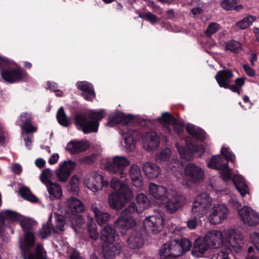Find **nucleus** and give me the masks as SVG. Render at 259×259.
Listing matches in <instances>:
<instances>
[{
    "mask_svg": "<svg viewBox=\"0 0 259 259\" xmlns=\"http://www.w3.org/2000/svg\"><path fill=\"white\" fill-rule=\"evenodd\" d=\"M187 132L194 138L201 141L205 138V133L204 131L191 124H188L186 126Z\"/></svg>",
    "mask_w": 259,
    "mask_h": 259,
    "instance_id": "39",
    "label": "nucleus"
},
{
    "mask_svg": "<svg viewBox=\"0 0 259 259\" xmlns=\"http://www.w3.org/2000/svg\"><path fill=\"white\" fill-rule=\"evenodd\" d=\"M35 238L34 234L31 232H27L25 235L24 241L29 247H32L34 244Z\"/></svg>",
    "mask_w": 259,
    "mask_h": 259,
    "instance_id": "53",
    "label": "nucleus"
},
{
    "mask_svg": "<svg viewBox=\"0 0 259 259\" xmlns=\"http://www.w3.org/2000/svg\"><path fill=\"white\" fill-rule=\"evenodd\" d=\"M72 215V218L70 220L72 228L75 232H77L84 224L85 220L83 215L78 214Z\"/></svg>",
    "mask_w": 259,
    "mask_h": 259,
    "instance_id": "42",
    "label": "nucleus"
},
{
    "mask_svg": "<svg viewBox=\"0 0 259 259\" xmlns=\"http://www.w3.org/2000/svg\"><path fill=\"white\" fill-rule=\"evenodd\" d=\"M70 259H80L78 253L72 248L68 249L67 250Z\"/></svg>",
    "mask_w": 259,
    "mask_h": 259,
    "instance_id": "60",
    "label": "nucleus"
},
{
    "mask_svg": "<svg viewBox=\"0 0 259 259\" xmlns=\"http://www.w3.org/2000/svg\"><path fill=\"white\" fill-rule=\"evenodd\" d=\"M210 247L203 237H199L194 242L192 254L196 258L201 257Z\"/></svg>",
    "mask_w": 259,
    "mask_h": 259,
    "instance_id": "27",
    "label": "nucleus"
},
{
    "mask_svg": "<svg viewBox=\"0 0 259 259\" xmlns=\"http://www.w3.org/2000/svg\"><path fill=\"white\" fill-rule=\"evenodd\" d=\"M192 246L191 241L184 238L180 241L174 239L168 241L161 246L160 256L163 257H178L188 251Z\"/></svg>",
    "mask_w": 259,
    "mask_h": 259,
    "instance_id": "7",
    "label": "nucleus"
},
{
    "mask_svg": "<svg viewBox=\"0 0 259 259\" xmlns=\"http://www.w3.org/2000/svg\"><path fill=\"white\" fill-rule=\"evenodd\" d=\"M101 163L104 169L123 178L127 176L126 168L130 165V161L124 156L116 155L103 159Z\"/></svg>",
    "mask_w": 259,
    "mask_h": 259,
    "instance_id": "8",
    "label": "nucleus"
},
{
    "mask_svg": "<svg viewBox=\"0 0 259 259\" xmlns=\"http://www.w3.org/2000/svg\"><path fill=\"white\" fill-rule=\"evenodd\" d=\"M46 187L49 193V198L50 200H58L62 196V189L59 184L54 182Z\"/></svg>",
    "mask_w": 259,
    "mask_h": 259,
    "instance_id": "33",
    "label": "nucleus"
},
{
    "mask_svg": "<svg viewBox=\"0 0 259 259\" xmlns=\"http://www.w3.org/2000/svg\"><path fill=\"white\" fill-rule=\"evenodd\" d=\"M236 5V0H224L221 3L222 7L227 10H233Z\"/></svg>",
    "mask_w": 259,
    "mask_h": 259,
    "instance_id": "55",
    "label": "nucleus"
},
{
    "mask_svg": "<svg viewBox=\"0 0 259 259\" xmlns=\"http://www.w3.org/2000/svg\"><path fill=\"white\" fill-rule=\"evenodd\" d=\"M1 215L5 218H10L13 225L14 222H19L21 227L24 230L29 229L32 225V222L30 219L26 218L10 210H6Z\"/></svg>",
    "mask_w": 259,
    "mask_h": 259,
    "instance_id": "21",
    "label": "nucleus"
},
{
    "mask_svg": "<svg viewBox=\"0 0 259 259\" xmlns=\"http://www.w3.org/2000/svg\"><path fill=\"white\" fill-rule=\"evenodd\" d=\"M219 28V25L215 23H211L208 25L205 30V34L210 36L212 34L215 33Z\"/></svg>",
    "mask_w": 259,
    "mask_h": 259,
    "instance_id": "54",
    "label": "nucleus"
},
{
    "mask_svg": "<svg viewBox=\"0 0 259 259\" xmlns=\"http://www.w3.org/2000/svg\"><path fill=\"white\" fill-rule=\"evenodd\" d=\"M250 238L256 249L259 251V233L253 232L250 234Z\"/></svg>",
    "mask_w": 259,
    "mask_h": 259,
    "instance_id": "56",
    "label": "nucleus"
},
{
    "mask_svg": "<svg viewBox=\"0 0 259 259\" xmlns=\"http://www.w3.org/2000/svg\"><path fill=\"white\" fill-rule=\"evenodd\" d=\"M182 167V163L177 160L172 159L166 164L165 168L167 171L172 173L181 183L184 184V181H182L184 176L181 171Z\"/></svg>",
    "mask_w": 259,
    "mask_h": 259,
    "instance_id": "30",
    "label": "nucleus"
},
{
    "mask_svg": "<svg viewBox=\"0 0 259 259\" xmlns=\"http://www.w3.org/2000/svg\"><path fill=\"white\" fill-rule=\"evenodd\" d=\"M139 17L147 20L153 24H155L159 21L158 18L150 12H147L144 14H140Z\"/></svg>",
    "mask_w": 259,
    "mask_h": 259,
    "instance_id": "52",
    "label": "nucleus"
},
{
    "mask_svg": "<svg viewBox=\"0 0 259 259\" xmlns=\"http://www.w3.org/2000/svg\"><path fill=\"white\" fill-rule=\"evenodd\" d=\"M222 155L213 156L207 163L209 168L220 170V175L225 182L231 180L232 170L228 167V161L234 162L235 159V155L230 151L228 147L223 146L221 149Z\"/></svg>",
    "mask_w": 259,
    "mask_h": 259,
    "instance_id": "4",
    "label": "nucleus"
},
{
    "mask_svg": "<svg viewBox=\"0 0 259 259\" xmlns=\"http://www.w3.org/2000/svg\"><path fill=\"white\" fill-rule=\"evenodd\" d=\"M229 213V210L225 205H214L209 210L208 220L211 224H219L227 218Z\"/></svg>",
    "mask_w": 259,
    "mask_h": 259,
    "instance_id": "16",
    "label": "nucleus"
},
{
    "mask_svg": "<svg viewBox=\"0 0 259 259\" xmlns=\"http://www.w3.org/2000/svg\"><path fill=\"white\" fill-rule=\"evenodd\" d=\"M136 208L134 203H131L128 207L121 212V215L114 222V226L122 234L137 225L136 220L131 216L135 212Z\"/></svg>",
    "mask_w": 259,
    "mask_h": 259,
    "instance_id": "9",
    "label": "nucleus"
},
{
    "mask_svg": "<svg viewBox=\"0 0 259 259\" xmlns=\"http://www.w3.org/2000/svg\"><path fill=\"white\" fill-rule=\"evenodd\" d=\"M229 203L234 208L237 209V210L240 209L239 208L241 205V203L235 198H232L229 200Z\"/></svg>",
    "mask_w": 259,
    "mask_h": 259,
    "instance_id": "63",
    "label": "nucleus"
},
{
    "mask_svg": "<svg viewBox=\"0 0 259 259\" xmlns=\"http://www.w3.org/2000/svg\"><path fill=\"white\" fill-rule=\"evenodd\" d=\"M233 181L236 189L242 197L249 193L248 188L242 176L238 174L234 175L233 176Z\"/></svg>",
    "mask_w": 259,
    "mask_h": 259,
    "instance_id": "34",
    "label": "nucleus"
},
{
    "mask_svg": "<svg viewBox=\"0 0 259 259\" xmlns=\"http://www.w3.org/2000/svg\"><path fill=\"white\" fill-rule=\"evenodd\" d=\"M5 211H2L0 212V233L3 232L4 230V228L5 226H7L10 229H11V233L12 234L14 233V231L13 229V223H12L10 218H5L3 215L1 214L5 212Z\"/></svg>",
    "mask_w": 259,
    "mask_h": 259,
    "instance_id": "47",
    "label": "nucleus"
},
{
    "mask_svg": "<svg viewBox=\"0 0 259 259\" xmlns=\"http://www.w3.org/2000/svg\"><path fill=\"white\" fill-rule=\"evenodd\" d=\"M57 118L58 122L64 126H67L70 124V120L65 113L63 107H60L57 112Z\"/></svg>",
    "mask_w": 259,
    "mask_h": 259,
    "instance_id": "46",
    "label": "nucleus"
},
{
    "mask_svg": "<svg viewBox=\"0 0 259 259\" xmlns=\"http://www.w3.org/2000/svg\"><path fill=\"white\" fill-rule=\"evenodd\" d=\"M80 176L78 175H73L68 184V189L71 192H77L79 190Z\"/></svg>",
    "mask_w": 259,
    "mask_h": 259,
    "instance_id": "43",
    "label": "nucleus"
},
{
    "mask_svg": "<svg viewBox=\"0 0 259 259\" xmlns=\"http://www.w3.org/2000/svg\"><path fill=\"white\" fill-rule=\"evenodd\" d=\"M184 172L186 179L192 183L201 182L204 178V170L194 163H188L184 168Z\"/></svg>",
    "mask_w": 259,
    "mask_h": 259,
    "instance_id": "15",
    "label": "nucleus"
},
{
    "mask_svg": "<svg viewBox=\"0 0 259 259\" xmlns=\"http://www.w3.org/2000/svg\"><path fill=\"white\" fill-rule=\"evenodd\" d=\"M65 223L64 218L63 215L56 214L55 223L53 227V230L58 233L59 231H63L65 230Z\"/></svg>",
    "mask_w": 259,
    "mask_h": 259,
    "instance_id": "44",
    "label": "nucleus"
},
{
    "mask_svg": "<svg viewBox=\"0 0 259 259\" xmlns=\"http://www.w3.org/2000/svg\"><path fill=\"white\" fill-rule=\"evenodd\" d=\"M256 20V17L253 16L248 15L241 20L235 24L236 30H243L247 28Z\"/></svg>",
    "mask_w": 259,
    "mask_h": 259,
    "instance_id": "40",
    "label": "nucleus"
},
{
    "mask_svg": "<svg viewBox=\"0 0 259 259\" xmlns=\"http://www.w3.org/2000/svg\"><path fill=\"white\" fill-rule=\"evenodd\" d=\"M226 50L234 53H239L242 50L241 45L238 41L231 40L226 44Z\"/></svg>",
    "mask_w": 259,
    "mask_h": 259,
    "instance_id": "50",
    "label": "nucleus"
},
{
    "mask_svg": "<svg viewBox=\"0 0 259 259\" xmlns=\"http://www.w3.org/2000/svg\"><path fill=\"white\" fill-rule=\"evenodd\" d=\"M77 88L82 91V95L86 100L92 101L95 97V93L93 85L89 82L83 81L76 83Z\"/></svg>",
    "mask_w": 259,
    "mask_h": 259,
    "instance_id": "29",
    "label": "nucleus"
},
{
    "mask_svg": "<svg viewBox=\"0 0 259 259\" xmlns=\"http://www.w3.org/2000/svg\"><path fill=\"white\" fill-rule=\"evenodd\" d=\"M143 223L145 228L151 231L153 234L159 233L163 228V219L160 214L147 217Z\"/></svg>",
    "mask_w": 259,
    "mask_h": 259,
    "instance_id": "20",
    "label": "nucleus"
},
{
    "mask_svg": "<svg viewBox=\"0 0 259 259\" xmlns=\"http://www.w3.org/2000/svg\"><path fill=\"white\" fill-rule=\"evenodd\" d=\"M212 199L205 193L200 194L194 199L192 207V213L200 218L205 215L211 205Z\"/></svg>",
    "mask_w": 259,
    "mask_h": 259,
    "instance_id": "11",
    "label": "nucleus"
},
{
    "mask_svg": "<svg viewBox=\"0 0 259 259\" xmlns=\"http://www.w3.org/2000/svg\"><path fill=\"white\" fill-rule=\"evenodd\" d=\"M175 145L181 157L186 160L191 159L193 153H196L197 156L200 157L205 151V148L202 145L194 146L192 143L187 142L186 146L188 150L180 145L179 143H176Z\"/></svg>",
    "mask_w": 259,
    "mask_h": 259,
    "instance_id": "18",
    "label": "nucleus"
},
{
    "mask_svg": "<svg viewBox=\"0 0 259 259\" xmlns=\"http://www.w3.org/2000/svg\"><path fill=\"white\" fill-rule=\"evenodd\" d=\"M167 188L154 183L149 184L148 192L150 196L153 199L154 202L159 206H162L169 195L170 190Z\"/></svg>",
    "mask_w": 259,
    "mask_h": 259,
    "instance_id": "14",
    "label": "nucleus"
},
{
    "mask_svg": "<svg viewBox=\"0 0 259 259\" xmlns=\"http://www.w3.org/2000/svg\"><path fill=\"white\" fill-rule=\"evenodd\" d=\"M52 217V214H50L48 222L46 224H44L41 229L39 231V236L42 239H45L51 234V229L50 228V221Z\"/></svg>",
    "mask_w": 259,
    "mask_h": 259,
    "instance_id": "49",
    "label": "nucleus"
},
{
    "mask_svg": "<svg viewBox=\"0 0 259 259\" xmlns=\"http://www.w3.org/2000/svg\"><path fill=\"white\" fill-rule=\"evenodd\" d=\"M253 215H250V217L248 218L249 221L250 220L254 223L253 224H247L250 226H255L259 224V213L255 210L253 211Z\"/></svg>",
    "mask_w": 259,
    "mask_h": 259,
    "instance_id": "58",
    "label": "nucleus"
},
{
    "mask_svg": "<svg viewBox=\"0 0 259 259\" xmlns=\"http://www.w3.org/2000/svg\"><path fill=\"white\" fill-rule=\"evenodd\" d=\"M136 201V210L138 212L144 211L150 205V201L148 197L143 193H140L137 196Z\"/></svg>",
    "mask_w": 259,
    "mask_h": 259,
    "instance_id": "38",
    "label": "nucleus"
},
{
    "mask_svg": "<svg viewBox=\"0 0 259 259\" xmlns=\"http://www.w3.org/2000/svg\"><path fill=\"white\" fill-rule=\"evenodd\" d=\"M6 67L1 71L2 78L7 82H15L25 80L27 74L20 69L16 63L6 57L0 56V68Z\"/></svg>",
    "mask_w": 259,
    "mask_h": 259,
    "instance_id": "5",
    "label": "nucleus"
},
{
    "mask_svg": "<svg viewBox=\"0 0 259 259\" xmlns=\"http://www.w3.org/2000/svg\"><path fill=\"white\" fill-rule=\"evenodd\" d=\"M243 67L246 73L249 76L252 77L255 75L254 70L251 68L248 65L244 64Z\"/></svg>",
    "mask_w": 259,
    "mask_h": 259,
    "instance_id": "62",
    "label": "nucleus"
},
{
    "mask_svg": "<svg viewBox=\"0 0 259 259\" xmlns=\"http://www.w3.org/2000/svg\"><path fill=\"white\" fill-rule=\"evenodd\" d=\"M154 120L161 124L167 133H171L170 126H172L176 134L180 133L184 129V124L177 122L174 117L168 112L163 113L161 117Z\"/></svg>",
    "mask_w": 259,
    "mask_h": 259,
    "instance_id": "12",
    "label": "nucleus"
},
{
    "mask_svg": "<svg viewBox=\"0 0 259 259\" xmlns=\"http://www.w3.org/2000/svg\"><path fill=\"white\" fill-rule=\"evenodd\" d=\"M234 75L232 71L229 70H223L219 71L215 75V78L219 86L221 88H227L230 83V80Z\"/></svg>",
    "mask_w": 259,
    "mask_h": 259,
    "instance_id": "31",
    "label": "nucleus"
},
{
    "mask_svg": "<svg viewBox=\"0 0 259 259\" xmlns=\"http://www.w3.org/2000/svg\"><path fill=\"white\" fill-rule=\"evenodd\" d=\"M19 121L21 122L20 125L22 130L21 135L22 136L36 131V128L31 124V116L30 113L26 112L22 113L20 116Z\"/></svg>",
    "mask_w": 259,
    "mask_h": 259,
    "instance_id": "26",
    "label": "nucleus"
},
{
    "mask_svg": "<svg viewBox=\"0 0 259 259\" xmlns=\"http://www.w3.org/2000/svg\"><path fill=\"white\" fill-rule=\"evenodd\" d=\"M129 174L133 185L137 188H141L143 183L140 167L136 164H132L130 168Z\"/></svg>",
    "mask_w": 259,
    "mask_h": 259,
    "instance_id": "32",
    "label": "nucleus"
},
{
    "mask_svg": "<svg viewBox=\"0 0 259 259\" xmlns=\"http://www.w3.org/2000/svg\"><path fill=\"white\" fill-rule=\"evenodd\" d=\"M105 113L103 110L99 111L92 110L89 114L88 117L91 120L82 115H77L75 117V121L78 129L83 132L84 133L96 132L99 127V121L104 116Z\"/></svg>",
    "mask_w": 259,
    "mask_h": 259,
    "instance_id": "6",
    "label": "nucleus"
},
{
    "mask_svg": "<svg viewBox=\"0 0 259 259\" xmlns=\"http://www.w3.org/2000/svg\"><path fill=\"white\" fill-rule=\"evenodd\" d=\"M59 158V155L58 153H54L52 154L49 159V163L51 164L56 163Z\"/></svg>",
    "mask_w": 259,
    "mask_h": 259,
    "instance_id": "64",
    "label": "nucleus"
},
{
    "mask_svg": "<svg viewBox=\"0 0 259 259\" xmlns=\"http://www.w3.org/2000/svg\"><path fill=\"white\" fill-rule=\"evenodd\" d=\"M76 166L77 163L71 160L60 162L55 171L57 180L62 183H66Z\"/></svg>",
    "mask_w": 259,
    "mask_h": 259,
    "instance_id": "13",
    "label": "nucleus"
},
{
    "mask_svg": "<svg viewBox=\"0 0 259 259\" xmlns=\"http://www.w3.org/2000/svg\"><path fill=\"white\" fill-rule=\"evenodd\" d=\"M127 242L130 248L135 249L143 246L144 240L140 233L134 231L128 237Z\"/></svg>",
    "mask_w": 259,
    "mask_h": 259,
    "instance_id": "35",
    "label": "nucleus"
},
{
    "mask_svg": "<svg viewBox=\"0 0 259 259\" xmlns=\"http://www.w3.org/2000/svg\"><path fill=\"white\" fill-rule=\"evenodd\" d=\"M186 230L187 228L185 227L177 226L173 231V234L175 236H181L184 233Z\"/></svg>",
    "mask_w": 259,
    "mask_h": 259,
    "instance_id": "59",
    "label": "nucleus"
},
{
    "mask_svg": "<svg viewBox=\"0 0 259 259\" xmlns=\"http://www.w3.org/2000/svg\"><path fill=\"white\" fill-rule=\"evenodd\" d=\"M196 218H198L195 215V218H192L188 220L187 222V227L191 230H193L196 228L198 224V221H197Z\"/></svg>",
    "mask_w": 259,
    "mask_h": 259,
    "instance_id": "57",
    "label": "nucleus"
},
{
    "mask_svg": "<svg viewBox=\"0 0 259 259\" xmlns=\"http://www.w3.org/2000/svg\"><path fill=\"white\" fill-rule=\"evenodd\" d=\"M116 233L111 226L107 225L101 231V238L104 242L115 241Z\"/></svg>",
    "mask_w": 259,
    "mask_h": 259,
    "instance_id": "36",
    "label": "nucleus"
},
{
    "mask_svg": "<svg viewBox=\"0 0 259 259\" xmlns=\"http://www.w3.org/2000/svg\"><path fill=\"white\" fill-rule=\"evenodd\" d=\"M254 210L251 207L244 206L242 208L238 210V213L241 221L244 224H253V222L250 220L249 221L248 218L250 215H253Z\"/></svg>",
    "mask_w": 259,
    "mask_h": 259,
    "instance_id": "37",
    "label": "nucleus"
},
{
    "mask_svg": "<svg viewBox=\"0 0 259 259\" xmlns=\"http://www.w3.org/2000/svg\"><path fill=\"white\" fill-rule=\"evenodd\" d=\"M209 246L219 247L227 243L226 246L232 251L237 252L243 245L242 236L239 231L229 229L212 230L207 232L203 237Z\"/></svg>",
    "mask_w": 259,
    "mask_h": 259,
    "instance_id": "1",
    "label": "nucleus"
},
{
    "mask_svg": "<svg viewBox=\"0 0 259 259\" xmlns=\"http://www.w3.org/2000/svg\"><path fill=\"white\" fill-rule=\"evenodd\" d=\"M91 210L95 214V217L98 224L100 226L108 222L111 219L109 213L101 210V205L97 203H93L91 205Z\"/></svg>",
    "mask_w": 259,
    "mask_h": 259,
    "instance_id": "25",
    "label": "nucleus"
},
{
    "mask_svg": "<svg viewBox=\"0 0 259 259\" xmlns=\"http://www.w3.org/2000/svg\"><path fill=\"white\" fill-rule=\"evenodd\" d=\"M53 177V171L49 168L45 169L43 170L40 175V180L41 182L46 186H48L51 183H54L52 181Z\"/></svg>",
    "mask_w": 259,
    "mask_h": 259,
    "instance_id": "45",
    "label": "nucleus"
},
{
    "mask_svg": "<svg viewBox=\"0 0 259 259\" xmlns=\"http://www.w3.org/2000/svg\"><path fill=\"white\" fill-rule=\"evenodd\" d=\"M110 187L115 190L108 198V204L112 209H121L133 197V193L127 185L117 178L112 179Z\"/></svg>",
    "mask_w": 259,
    "mask_h": 259,
    "instance_id": "2",
    "label": "nucleus"
},
{
    "mask_svg": "<svg viewBox=\"0 0 259 259\" xmlns=\"http://www.w3.org/2000/svg\"><path fill=\"white\" fill-rule=\"evenodd\" d=\"M64 207L65 213L69 214L82 213L85 210L84 204L75 197H70L66 199Z\"/></svg>",
    "mask_w": 259,
    "mask_h": 259,
    "instance_id": "19",
    "label": "nucleus"
},
{
    "mask_svg": "<svg viewBox=\"0 0 259 259\" xmlns=\"http://www.w3.org/2000/svg\"><path fill=\"white\" fill-rule=\"evenodd\" d=\"M88 232L91 239L96 240L98 238L99 234L97 229V225L95 224L93 218L88 216Z\"/></svg>",
    "mask_w": 259,
    "mask_h": 259,
    "instance_id": "41",
    "label": "nucleus"
},
{
    "mask_svg": "<svg viewBox=\"0 0 259 259\" xmlns=\"http://www.w3.org/2000/svg\"><path fill=\"white\" fill-rule=\"evenodd\" d=\"M143 145L147 151H152L156 149L159 145V138L153 131L146 133L143 137Z\"/></svg>",
    "mask_w": 259,
    "mask_h": 259,
    "instance_id": "22",
    "label": "nucleus"
},
{
    "mask_svg": "<svg viewBox=\"0 0 259 259\" xmlns=\"http://www.w3.org/2000/svg\"><path fill=\"white\" fill-rule=\"evenodd\" d=\"M11 168L12 171L17 174H20L22 171V167L18 163H12Z\"/></svg>",
    "mask_w": 259,
    "mask_h": 259,
    "instance_id": "61",
    "label": "nucleus"
},
{
    "mask_svg": "<svg viewBox=\"0 0 259 259\" xmlns=\"http://www.w3.org/2000/svg\"><path fill=\"white\" fill-rule=\"evenodd\" d=\"M19 192L21 196L25 199L31 202H36L37 200L36 197L31 194L30 190L26 187H21Z\"/></svg>",
    "mask_w": 259,
    "mask_h": 259,
    "instance_id": "48",
    "label": "nucleus"
},
{
    "mask_svg": "<svg viewBox=\"0 0 259 259\" xmlns=\"http://www.w3.org/2000/svg\"><path fill=\"white\" fill-rule=\"evenodd\" d=\"M185 203V199L182 195H179L176 191L170 190L169 195L162 205L165 207L168 212L174 213L181 208Z\"/></svg>",
    "mask_w": 259,
    "mask_h": 259,
    "instance_id": "17",
    "label": "nucleus"
},
{
    "mask_svg": "<svg viewBox=\"0 0 259 259\" xmlns=\"http://www.w3.org/2000/svg\"><path fill=\"white\" fill-rule=\"evenodd\" d=\"M121 250V245L115 241L104 243L102 247V252L104 257L106 259H110L119 254Z\"/></svg>",
    "mask_w": 259,
    "mask_h": 259,
    "instance_id": "23",
    "label": "nucleus"
},
{
    "mask_svg": "<svg viewBox=\"0 0 259 259\" xmlns=\"http://www.w3.org/2000/svg\"><path fill=\"white\" fill-rule=\"evenodd\" d=\"M171 155V150L168 148H165L156 154V161L161 162L166 161Z\"/></svg>",
    "mask_w": 259,
    "mask_h": 259,
    "instance_id": "51",
    "label": "nucleus"
},
{
    "mask_svg": "<svg viewBox=\"0 0 259 259\" xmlns=\"http://www.w3.org/2000/svg\"><path fill=\"white\" fill-rule=\"evenodd\" d=\"M132 119V115H126L122 112H118L106 124L107 125L113 126L117 123H121L120 133L124 138L125 147L128 152L135 149L136 140L138 137L137 132L130 130L128 126H126Z\"/></svg>",
    "mask_w": 259,
    "mask_h": 259,
    "instance_id": "3",
    "label": "nucleus"
},
{
    "mask_svg": "<svg viewBox=\"0 0 259 259\" xmlns=\"http://www.w3.org/2000/svg\"><path fill=\"white\" fill-rule=\"evenodd\" d=\"M89 147V142L87 140H73L68 143L66 149L71 154H76L85 151Z\"/></svg>",
    "mask_w": 259,
    "mask_h": 259,
    "instance_id": "24",
    "label": "nucleus"
},
{
    "mask_svg": "<svg viewBox=\"0 0 259 259\" xmlns=\"http://www.w3.org/2000/svg\"><path fill=\"white\" fill-rule=\"evenodd\" d=\"M83 185L93 193L102 191L104 187H107L109 183L103 176L97 171H92L87 174L83 181Z\"/></svg>",
    "mask_w": 259,
    "mask_h": 259,
    "instance_id": "10",
    "label": "nucleus"
},
{
    "mask_svg": "<svg viewBox=\"0 0 259 259\" xmlns=\"http://www.w3.org/2000/svg\"><path fill=\"white\" fill-rule=\"evenodd\" d=\"M143 171L148 178L150 179H155L161 173L160 167L153 162H146L142 166Z\"/></svg>",
    "mask_w": 259,
    "mask_h": 259,
    "instance_id": "28",
    "label": "nucleus"
}]
</instances>
